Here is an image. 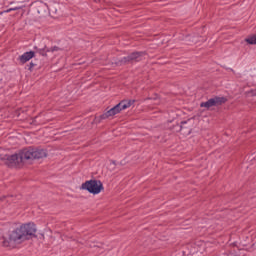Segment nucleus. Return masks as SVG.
<instances>
[{
    "mask_svg": "<svg viewBox=\"0 0 256 256\" xmlns=\"http://www.w3.org/2000/svg\"><path fill=\"white\" fill-rule=\"evenodd\" d=\"M219 103H221V98H211L208 101L201 103L200 107L210 109V107H215V105H219Z\"/></svg>",
    "mask_w": 256,
    "mask_h": 256,
    "instance_id": "nucleus-5",
    "label": "nucleus"
},
{
    "mask_svg": "<svg viewBox=\"0 0 256 256\" xmlns=\"http://www.w3.org/2000/svg\"><path fill=\"white\" fill-rule=\"evenodd\" d=\"M82 189L88 193H92V195H99L103 191V183L99 180H88L82 184Z\"/></svg>",
    "mask_w": 256,
    "mask_h": 256,
    "instance_id": "nucleus-4",
    "label": "nucleus"
},
{
    "mask_svg": "<svg viewBox=\"0 0 256 256\" xmlns=\"http://www.w3.org/2000/svg\"><path fill=\"white\" fill-rule=\"evenodd\" d=\"M245 41L248 45H256V35L248 36Z\"/></svg>",
    "mask_w": 256,
    "mask_h": 256,
    "instance_id": "nucleus-8",
    "label": "nucleus"
},
{
    "mask_svg": "<svg viewBox=\"0 0 256 256\" xmlns=\"http://www.w3.org/2000/svg\"><path fill=\"white\" fill-rule=\"evenodd\" d=\"M143 55L142 52H133L128 57H124V63H127V61H140L141 56Z\"/></svg>",
    "mask_w": 256,
    "mask_h": 256,
    "instance_id": "nucleus-6",
    "label": "nucleus"
},
{
    "mask_svg": "<svg viewBox=\"0 0 256 256\" xmlns=\"http://www.w3.org/2000/svg\"><path fill=\"white\" fill-rule=\"evenodd\" d=\"M37 232V227L34 223L22 224L19 228L13 230L9 234L10 243H17L19 241H25L27 237L35 235Z\"/></svg>",
    "mask_w": 256,
    "mask_h": 256,
    "instance_id": "nucleus-2",
    "label": "nucleus"
},
{
    "mask_svg": "<svg viewBox=\"0 0 256 256\" xmlns=\"http://www.w3.org/2000/svg\"><path fill=\"white\" fill-rule=\"evenodd\" d=\"M47 157V151L39 148H24L18 154L5 156L3 159L6 161L8 167H18L24 161H31L32 159H43Z\"/></svg>",
    "mask_w": 256,
    "mask_h": 256,
    "instance_id": "nucleus-1",
    "label": "nucleus"
},
{
    "mask_svg": "<svg viewBox=\"0 0 256 256\" xmlns=\"http://www.w3.org/2000/svg\"><path fill=\"white\" fill-rule=\"evenodd\" d=\"M183 124L187 123V122H182Z\"/></svg>",
    "mask_w": 256,
    "mask_h": 256,
    "instance_id": "nucleus-10",
    "label": "nucleus"
},
{
    "mask_svg": "<svg viewBox=\"0 0 256 256\" xmlns=\"http://www.w3.org/2000/svg\"><path fill=\"white\" fill-rule=\"evenodd\" d=\"M135 103V100H123L120 103H118L116 106L108 110L106 113L102 114L101 119H107L109 117H113L114 115H117V113H121V111L125 109H129L131 105Z\"/></svg>",
    "mask_w": 256,
    "mask_h": 256,
    "instance_id": "nucleus-3",
    "label": "nucleus"
},
{
    "mask_svg": "<svg viewBox=\"0 0 256 256\" xmlns=\"http://www.w3.org/2000/svg\"><path fill=\"white\" fill-rule=\"evenodd\" d=\"M2 244H3L5 247H7V245H8L5 240L2 241Z\"/></svg>",
    "mask_w": 256,
    "mask_h": 256,
    "instance_id": "nucleus-9",
    "label": "nucleus"
},
{
    "mask_svg": "<svg viewBox=\"0 0 256 256\" xmlns=\"http://www.w3.org/2000/svg\"><path fill=\"white\" fill-rule=\"evenodd\" d=\"M34 57H35V52L33 51L25 52L20 56V61L21 63H27V61H31V59H33Z\"/></svg>",
    "mask_w": 256,
    "mask_h": 256,
    "instance_id": "nucleus-7",
    "label": "nucleus"
}]
</instances>
